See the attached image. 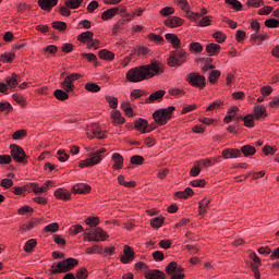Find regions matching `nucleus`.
<instances>
[{"label":"nucleus","mask_w":279,"mask_h":279,"mask_svg":"<svg viewBox=\"0 0 279 279\" xmlns=\"http://www.w3.org/2000/svg\"><path fill=\"white\" fill-rule=\"evenodd\" d=\"M156 73H160V63L154 61L147 65H141L130 69L126 72L125 77L128 82L137 84L138 82H144V80H149L154 77Z\"/></svg>","instance_id":"f257e3e1"},{"label":"nucleus","mask_w":279,"mask_h":279,"mask_svg":"<svg viewBox=\"0 0 279 279\" xmlns=\"http://www.w3.org/2000/svg\"><path fill=\"white\" fill-rule=\"evenodd\" d=\"M78 260L70 257L64 260L59 262L58 264L52 265V272L53 274H66V271H71L76 265H78Z\"/></svg>","instance_id":"f03ea898"},{"label":"nucleus","mask_w":279,"mask_h":279,"mask_svg":"<svg viewBox=\"0 0 279 279\" xmlns=\"http://www.w3.org/2000/svg\"><path fill=\"white\" fill-rule=\"evenodd\" d=\"M173 110H175V107L170 106L166 109H158L153 113L154 120L159 125H167L169 121H171V114H173Z\"/></svg>","instance_id":"7ed1b4c3"},{"label":"nucleus","mask_w":279,"mask_h":279,"mask_svg":"<svg viewBox=\"0 0 279 279\" xmlns=\"http://www.w3.org/2000/svg\"><path fill=\"white\" fill-rule=\"evenodd\" d=\"M104 154H106V148L90 153L87 159L80 162V167L84 169V167H95V165H99V161L104 160Z\"/></svg>","instance_id":"20e7f679"},{"label":"nucleus","mask_w":279,"mask_h":279,"mask_svg":"<svg viewBox=\"0 0 279 279\" xmlns=\"http://www.w3.org/2000/svg\"><path fill=\"white\" fill-rule=\"evenodd\" d=\"M184 62H186V51L184 50H174L168 58L169 66H182Z\"/></svg>","instance_id":"39448f33"},{"label":"nucleus","mask_w":279,"mask_h":279,"mask_svg":"<svg viewBox=\"0 0 279 279\" xmlns=\"http://www.w3.org/2000/svg\"><path fill=\"white\" fill-rule=\"evenodd\" d=\"M186 82H189L191 86H195L196 88H204L206 86V77L196 72L190 73L187 75Z\"/></svg>","instance_id":"423d86ee"},{"label":"nucleus","mask_w":279,"mask_h":279,"mask_svg":"<svg viewBox=\"0 0 279 279\" xmlns=\"http://www.w3.org/2000/svg\"><path fill=\"white\" fill-rule=\"evenodd\" d=\"M82 75L77 73H73L65 77V80L61 83V87L63 90H66V93H73L75 89V85L73 84L76 80H80Z\"/></svg>","instance_id":"0eeeda50"},{"label":"nucleus","mask_w":279,"mask_h":279,"mask_svg":"<svg viewBox=\"0 0 279 279\" xmlns=\"http://www.w3.org/2000/svg\"><path fill=\"white\" fill-rule=\"evenodd\" d=\"M82 75L77 73H73L65 77V80L61 83V87L63 90H66V93H73L75 89V85L73 84L76 80H80Z\"/></svg>","instance_id":"6e6552de"},{"label":"nucleus","mask_w":279,"mask_h":279,"mask_svg":"<svg viewBox=\"0 0 279 279\" xmlns=\"http://www.w3.org/2000/svg\"><path fill=\"white\" fill-rule=\"evenodd\" d=\"M11 149V156L15 162H25V158L27 155H25V150L21 148V146L13 144L10 146Z\"/></svg>","instance_id":"1a4fd4ad"},{"label":"nucleus","mask_w":279,"mask_h":279,"mask_svg":"<svg viewBox=\"0 0 279 279\" xmlns=\"http://www.w3.org/2000/svg\"><path fill=\"white\" fill-rule=\"evenodd\" d=\"M87 136L88 138H104V131L99 128V124L93 123L87 125Z\"/></svg>","instance_id":"9d476101"},{"label":"nucleus","mask_w":279,"mask_h":279,"mask_svg":"<svg viewBox=\"0 0 279 279\" xmlns=\"http://www.w3.org/2000/svg\"><path fill=\"white\" fill-rule=\"evenodd\" d=\"M144 276L147 279H166L167 278V275H165V272L158 269L146 270V272H144Z\"/></svg>","instance_id":"9b49d317"},{"label":"nucleus","mask_w":279,"mask_h":279,"mask_svg":"<svg viewBox=\"0 0 279 279\" xmlns=\"http://www.w3.org/2000/svg\"><path fill=\"white\" fill-rule=\"evenodd\" d=\"M72 193L86 195V193H90V185L77 183L72 187Z\"/></svg>","instance_id":"f8f14e48"},{"label":"nucleus","mask_w":279,"mask_h":279,"mask_svg":"<svg viewBox=\"0 0 279 279\" xmlns=\"http://www.w3.org/2000/svg\"><path fill=\"white\" fill-rule=\"evenodd\" d=\"M124 254L121 256V263L128 264L134 260V251L130 246H124Z\"/></svg>","instance_id":"ddd939ff"},{"label":"nucleus","mask_w":279,"mask_h":279,"mask_svg":"<svg viewBox=\"0 0 279 279\" xmlns=\"http://www.w3.org/2000/svg\"><path fill=\"white\" fill-rule=\"evenodd\" d=\"M21 80V76H19V74L13 73L11 76H7L5 77V83L7 86H9V88H16L19 86V82Z\"/></svg>","instance_id":"4468645a"},{"label":"nucleus","mask_w":279,"mask_h":279,"mask_svg":"<svg viewBox=\"0 0 279 279\" xmlns=\"http://www.w3.org/2000/svg\"><path fill=\"white\" fill-rule=\"evenodd\" d=\"M38 5L41 10L49 11L58 5V0H38Z\"/></svg>","instance_id":"2eb2a0df"},{"label":"nucleus","mask_w":279,"mask_h":279,"mask_svg":"<svg viewBox=\"0 0 279 279\" xmlns=\"http://www.w3.org/2000/svg\"><path fill=\"white\" fill-rule=\"evenodd\" d=\"M182 23H183L182 19H180L178 16H171L165 21V26L171 27V28L180 27V25H182Z\"/></svg>","instance_id":"dca6fc26"},{"label":"nucleus","mask_w":279,"mask_h":279,"mask_svg":"<svg viewBox=\"0 0 279 279\" xmlns=\"http://www.w3.org/2000/svg\"><path fill=\"white\" fill-rule=\"evenodd\" d=\"M222 158H241V150L227 148L222 150Z\"/></svg>","instance_id":"f3484780"},{"label":"nucleus","mask_w":279,"mask_h":279,"mask_svg":"<svg viewBox=\"0 0 279 279\" xmlns=\"http://www.w3.org/2000/svg\"><path fill=\"white\" fill-rule=\"evenodd\" d=\"M94 239H98V241H106L108 239V233L104 231L100 227H97L93 230Z\"/></svg>","instance_id":"a211bd4d"},{"label":"nucleus","mask_w":279,"mask_h":279,"mask_svg":"<svg viewBox=\"0 0 279 279\" xmlns=\"http://www.w3.org/2000/svg\"><path fill=\"white\" fill-rule=\"evenodd\" d=\"M118 13H119V8H111L102 12L101 19L102 21H108L110 19H113V16H117Z\"/></svg>","instance_id":"6ab92c4d"},{"label":"nucleus","mask_w":279,"mask_h":279,"mask_svg":"<svg viewBox=\"0 0 279 279\" xmlns=\"http://www.w3.org/2000/svg\"><path fill=\"white\" fill-rule=\"evenodd\" d=\"M111 158L114 162L113 169H123V156H121V154L114 153Z\"/></svg>","instance_id":"aec40b11"},{"label":"nucleus","mask_w":279,"mask_h":279,"mask_svg":"<svg viewBox=\"0 0 279 279\" xmlns=\"http://www.w3.org/2000/svg\"><path fill=\"white\" fill-rule=\"evenodd\" d=\"M54 196L58 197V199H63L64 202L71 199V192L64 190V189H58L54 192Z\"/></svg>","instance_id":"412c9836"},{"label":"nucleus","mask_w":279,"mask_h":279,"mask_svg":"<svg viewBox=\"0 0 279 279\" xmlns=\"http://www.w3.org/2000/svg\"><path fill=\"white\" fill-rule=\"evenodd\" d=\"M206 51L209 56H217L221 51V46L218 44H208L206 46Z\"/></svg>","instance_id":"4be33fe9"},{"label":"nucleus","mask_w":279,"mask_h":279,"mask_svg":"<svg viewBox=\"0 0 279 279\" xmlns=\"http://www.w3.org/2000/svg\"><path fill=\"white\" fill-rule=\"evenodd\" d=\"M166 94L167 92H165V89L154 92L153 94L149 95V97L147 98V101H160V99H162Z\"/></svg>","instance_id":"5701e85b"},{"label":"nucleus","mask_w":279,"mask_h":279,"mask_svg":"<svg viewBox=\"0 0 279 279\" xmlns=\"http://www.w3.org/2000/svg\"><path fill=\"white\" fill-rule=\"evenodd\" d=\"M241 153L245 156V158H250V156H254V154H256V148L252 145H244L241 148Z\"/></svg>","instance_id":"b1692460"},{"label":"nucleus","mask_w":279,"mask_h":279,"mask_svg":"<svg viewBox=\"0 0 279 279\" xmlns=\"http://www.w3.org/2000/svg\"><path fill=\"white\" fill-rule=\"evenodd\" d=\"M111 119L113 120V123H116L117 125H123V123H125V118L121 116L120 111H112Z\"/></svg>","instance_id":"393cba45"},{"label":"nucleus","mask_w":279,"mask_h":279,"mask_svg":"<svg viewBox=\"0 0 279 279\" xmlns=\"http://www.w3.org/2000/svg\"><path fill=\"white\" fill-rule=\"evenodd\" d=\"M165 38L168 43L172 44L174 48L180 47V38H178V35L168 33L165 35Z\"/></svg>","instance_id":"a878e982"},{"label":"nucleus","mask_w":279,"mask_h":279,"mask_svg":"<svg viewBox=\"0 0 279 279\" xmlns=\"http://www.w3.org/2000/svg\"><path fill=\"white\" fill-rule=\"evenodd\" d=\"M254 114H255L256 119L267 117V109L263 105H257L254 108Z\"/></svg>","instance_id":"bb28decb"},{"label":"nucleus","mask_w":279,"mask_h":279,"mask_svg":"<svg viewBox=\"0 0 279 279\" xmlns=\"http://www.w3.org/2000/svg\"><path fill=\"white\" fill-rule=\"evenodd\" d=\"M135 128L142 131V134H147V128H149V124L147 120L140 119L135 122Z\"/></svg>","instance_id":"cd10ccee"},{"label":"nucleus","mask_w":279,"mask_h":279,"mask_svg":"<svg viewBox=\"0 0 279 279\" xmlns=\"http://www.w3.org/2000/svg\"><path fill=\"white\" fill-rule=\"evenodd\" d=\"M175 3L179 5V8L181 10H183V12H186L187 16H191V7L189 5V1L186 0H175Z\"/></svg>","instance_id":"c85d7f7f"},{"label":"nucleus","mask_w":279,"mask_h":279,"mask_svg":"<svg viewBox=\"0 0 279 279\" xmlns=\"http://www.w3.org/2000/svg\"><path fill=\"white\" fill-rule=\"evenodd\" d=\"M98 56L101 60H114V53L107 49L99 50Z\"/></svg>","instance_id":"c756f323"},{"label":"nucleus","mask_w":279,"mask_h":279,"mask_svg":"<svg viewBox=\"0 0 279 279\" xmlns=\"http://www.w3.org/2000/svg\"><path fill=\"white\" fill-rule=\"evenodd\" d=\"M68 93H70V92L57 89V90H54V97H56V99H59V101H66V99H69Z\"/></svg>","instance_id":"7c9ffc66"},{"label":"nucleus","mask_w":279,"mask_h":279,"mask_svg":"<svg viewBox=\"0 0 279 279\" xmlns=\"http://www.w3.org/2000/svg\"><path fill=\"white\" fill-rule=\"evenodd\" d=\"M209 205H210V199H207V198L202 199L198 205L199 215H206V210Z\"/></svg>","instance_id":"2f4dec72"},{"label":"nucleus","mask_w":279,"mask_h":279,"mask_svg":"<svg viewBox=\"0 0 279 279\" xmlns=\"http://www.w3.org/2000/svg\"><path fill=\"white\" fill-rule=\"evenodd\" d=\"M93 36H95L93 34V32L87 31V32H84V33L80 34L77 36V40H80L81 43H86V40H88V43H90Z\"/></svg>","instance_id":"473e14b6"},{"label":"nucleus","mask_w":279,"mask_h":279,"mask_svg":"<svg viewBox=\"0 0 279 279\" xmlns=\"http://www.w3.org/2000/svg\"><path fill=\"white\" fill-rule=\"evenodd\" d=\"M191 195H193V189L191 187H186L184 191L175 193V196L181 199H186L187 197H191Z\"/></svg>","instance_id":"72a5a7b5"},{"label":"nucleus","mask_w":279,"mask_h":279,"mask_svg":"<svg viewBox=\"0 0 279 279\" xmlns=\"http://www.w3.org/2000/svg\"><path fill=\"white\" fill-rule=\"evenodd\" d=\"M82 1L84 0H65V5L66 8H71V10H77L82 5Z\"/></svg>","instance_id":"f704fd0d"},{"label":"nucleus","mask_w":279,"mask_h":279,"mask_svg":"<svg viewBox=\"0 0 279 279\" xmlns=\"http://www.w3.org/2000/svg\"><path fill=\"white\" fill-rule=\"evenodd\" d=\"M121 108L125 112L126 117H133L134 110L132 109V105H130V102H122Z\"/></svg>","instance_id":"c9c22d12"},{"label":"nucleus","mask_w":279,"mask_h":279,"mask_svg":"<svg viewBox=\"0 0 279 279\" xmlns=\"http://www.w3.org/2000/svg\"><path fill=\"white\" fill-rule=\"evenodd\" d=\"M225 3H228V5H232V8L238 12L243 10V4H241L239 0H225Z\"/></svg>","instance_id":"e433bc0d"},{"label":"nucleus","mask_w":279,"mask_h":279,"mask_svg":"<svg viewBox=\"0 0 279 279\" xmlns=\"http://www.w3.org/2000/svg\"><path fill=\"white\" fill-rule=\"evenodd\" d=\"M153 228H162V225L165 223V218L162 217H156L150 220Z\"/></svg>","instance_id":"4c0bfd02"},{"label":"nucleus","mask_w":279,"mask_h":279,"mask_svg":"<svg viewBox=\"0 0 279 279\" xmlns=\"http://www.w3.org/2000/svg\"><path fill=\"white\" fill-rule=\"evenodd\" d=\"M221 76V72L219 70H214L209 73V82L210 84H215V82H217V80H219V77Z\"/></svg>","instance_id":"58836bf2"},{"label":"nucleus","mask_w":279,"mask_h":279,"mask_svg":"<svg viewBox=\"0 0 279 279\" xmlns=\"http://www.w3.org/2000/svg\"><path fill=\"white\" fill-rule=\"evenodd\" d=\"M0 112L9 114V112H12V105L8 101L0 102Z\"/></svg>","instance_id":"ea45409f"},{"label":"nucleus","mask_w":279,"mask_h":279,"mask_svg":"<svg viewBox=\"0 0 279 279\" xmlns=\"http://www.w3.org/2000/svg\"><path fill=\"white\" fill-rule=\"evenodd\" d=\"M161 16H171V14H175V9L173 7H166L159 11Z\"/></svg>","instance_id":"a19ab883"},{"label":"nucleus","mask_w":279,"mask_h":279,"mask_svg":"<svg viewBox=\"0 0 279 279\" xmlns=\"http://www.w3.org/2000/svg\"><path fill=\"white\" fill-rule=\"evenodd\" d=\"M206 14H208V10H206V9H202V11L198 13V12H192L191 14H190V19H192V21H198V19L201 17V16H206Z\"/></svg>","instance_id":"79ce46f5"},{"label":"nucleus","mask_w":279,"mask_h":279,"mask_svg":"<svg viewBox=\"0 0 279 279\" xmlns=\"http://www.w3.org/2000/svg\"><path fill=\"white\" fill-rule=\"evenodd\" d=\"M85 88L89 93H99V90H101V87H99V85H97L96 83H87L85 85Z\"/></svg>","instance_id":"37998d69"},{"label":"nucleus","mask_w":279,"mask_h":279,"mask_svg":"<svg viewBox=\"0 0 279 279\" xmlns=\"http://www.w3.org/2000/svg\"><path fill=\"white\" fill-rule=\"evenodd\" d=\"M106 101L109 102L110 108H113V110L119 106V99L117 97L106 96Z\"/></svg>","instance_id":"c03bdc74"},{"label":"nucleus","mask_w":279,"mask_h":279,"mask_svg":"<svg viewBox=\"0 0 279 279\" xmlns=\"http://www.w3.org/2000/svg\"><path fill=\"white\" fill-rule=\"evenodd\" d=\"M36 243L35 239L28 240L24 245V251L32 252L36 247Z\"/></svg>","instance_id":"a18cd8bd"},{"label":"nucleus","mask_w":279,"mask_h":279,"mask_svg":"<svg viewBox=\"0 0 279 279\" xmlns=\"http://www.w3.org/2000/svg\"><path fill=\"white\" fill-rule=\"evenodd\" d=\"M85 223H87V226H90V228H95L96 226H99V217H88L85 220Z\"/></svg>","instance_id":"49530a36"},{"label":"nucleus","mask_w":279,"mask_h":279,"mask_svg":"<svg viewBox=\"0 0 279 279\" xmlns=\"http://www.w3.org/2000/svg\"><path fill=\"white\" fill-rule=\"evenodd\" d=\"M221 106H223V101L216 100L207 107V112H213V110H217V108H221Z\"/></svg>","instance_id":"de8ad7c7"},{"label":"nucleus","mask_w":279,"mask_h":279,"mask_svg":"<svg viewBox=\"0 0 279 279\" xmlns=\"http://www.w3.org/2000/svg\"><path fill=\"white\" fill-rule=\"evenodd\" d=\"M52 27L53 29H58L59 32H64V29H66V23L56 21V22H52Z\"/></svg>","instance_id":"09e8293b"},{"label":"nucleus","mask_w":279,"mask_h":279,"mask_svg":"<svg viewBox=\"0 0 279 279\" xmlns=\"http://www.w3.org/2000/svg\"><path fill=\"white\" fill-rule=\"evenodd\" d=\"M246 128H254V116L247 114L243 118Z\"/></svg>","instance_id":"8fccbe9b"},{"label":"nucleus","mask_w":279,"mask_h":279,"mask_svg":"<svg viewBox=\"0 0 279 279\" xmlns=\"http://www.w3.org/2000/svg\"><path fill=\"white\" fill-rule=\"evenodd\" d=\"M145 158L141 155H134L131 157V165H143Z\"/></svg>","instance_id":"3c124183"},{"label":"nucleus","mask_w":279,"mask_h":279,"mask_svg":"<svg viewBox=\"0 0 279 279\" xmlns=\"http://www.w3.org/2000/svg\"><path fill=\"white\" fill-rule=\"evenodd\" d=\"M19 215H26V217L28 215H32V213H34V208L29 207V206H23L17 210Z\"/></svg>","instance_id":"603ef678"},{"label":"nucleus","mask_w":279,"mask_h":279,"mask_svg":"<svg viewBox=\"0 0 279 279\" xmlns=\"http://www.w3.org/2000/svg\"><path fill=\"white\" fill-rule=\"evenodd\" d=\"M80 232H84V227L82 225H74L70 227V233L71 234H80Z\"/></svg>","instance_id":"864d4df0"},{"label":"nucleus","mask_w":279,"mask_h":279,"mask_svg":"<svg viewBox=\"0 0 279 279\" xmlns=\"http://www.w3.org/2000/svg\"><path fill=\"white\" fill-rule=\"evenodd\" d=\"M190 49L196 53H202V51H204V47H202V44L199 43H192Z\"/></svg>","instance_id":"5fc2aeb1"},{"label":"nucleus","mask_w":279,"mask_h":279,"mask_svg":"<svg viewBox=\"0 0 279 279\" xmlns=\"http://www.w3.org/2000/svg\"><path fill=\"white\" fill-rule=\"evenodd\" d=\"M266 27L276 28L279 27V21L276 19H269L265 21Z\"/></svg>","instance_id":"6e6d98bb"},{"label":"nucleus","mask_w":279,"mask_h":279,"mask_svg":"<svg viewBox=\"0 0 279 279\" xmlns=\"http://www.w3.org/2000/svg\"><path fill=\"white\" fill-rule=\"evenodd\" d=\"M148 38H149V40H153V43H158V44L165 43V38H162V36L156 35L154 33H150L148 35Z\"/></svg>","instance_id":"4d7b16f0"},{"label":"nucleus","mask_w":279,"mask_h":279,"mask_svg":"<svg viewBox=\"0 0 279 279\" xmlns=\"http://www.w3.org/2000/svg\"><path fill=\"white\" fill-rule=\"evenodd\" d=\"M213 36H214L216 43H219V44L226 43V35L223 33L216 32Z\"/></svg>","instance_id":"13d9d810"},{"label":"nucleus","mask_w":279,"mask_h":279,"mask_svg":"<svg viewBox=\"0 0 279 279\" xmlns=\"http://www.w3.org/2000/svg\"><path fill=\"white\" fill-rule=\"evenodd\" d=\"M0 186L3 189H11V186H14V181H12V179H2Z\"/></svg>","instance_id":"bf43d9fd"},{"label":"nucleus","mask_w":279,"mask_h":279,"mask_svg":"<svg viewBox=\"0 0 279 279\" xmlns=\"http://www.w3.org/2000/svg\"><path fill=\"white\" fill-rule=\"evenodd\" d=\"M86 239L88 241H94L96 243L99 242V239L94 238L93 233L90 232V229H86V231L84 232V240L86 241Z\"/></svg>","instance_id":"052dcab7"},{"label":"nucleus","mask_w":279,"mask_h":279,"mask_svg":"<svg viewBox=\"0 0 279 279\" xmlns=\"http://www.w3.org/2000/svg\"><path fill=\"white\" fill-rule=\"evenodd\" d=\"M246 5L248 8H260V5H263V0H247Z\"/></svg>","instance_id":"680f3d73"},{"label":"nucleus","mask_w":279,"mask_h":279,"mask_svg":"<svg viewBox=\"0 0 279 279\" xmlns=\"http://www.w3.org/2000/svg\"><path fill=\"white\" fill-rule=\"evenodd\" d=\"M76 278L77 279H86L88 278V270L86 268H80L76 272Z\"/></svg>","instance_id":"e2e57ef3"},{"label":"nucleus","mask_w":279,"mask_h":279,"mask_svg":"<svg viewBox=\"0 0 279 279\" xmlns=\"http://www.w3.org/2000/svg\"><path fill=\"white\" fill-rule=\"evenodd\" d=\"M59 228H60V226L57 222H52L45 227V231L46 232H58Z\"/></svg>","instance_id":"0e129e2a"},{"label":"nucleus","mask_w":279,"mask_h":279,"mask_svg":"<svg viewBox=\"0 0 279 279\" xmlns=\"http://www.w3.org/2000/svg\"><path fill=\"white\" fill-rule=\"evenodd\" d=\"M178 269V263L171 262L167 267H166V272L167 274H173Z\"/></svg>","instance_id":"69168bd1"},{"label":"nucleus","mask_w":279,"mask_h":279,"mask_svg":"<svg viewBox=\"0 0 279 279\" xmlns=\"http://www.w3.org/2000/svg\"><path fill=\"white\" fill-rule=\"evenodd\" d=\"M15 58L14 53H5L1 56V61L2 62H12Z\"/></svg>","instance_id":"338daca9"},{"label":"nucleus","mask_w":279,"mask_h":279,"mask_svg":"<svg viewBox=\"0 0 279 279\" xmlns=\"http://www.w3.org/2000/svg\"><path fill=\"white\" fill-rule=\"evenodd\" d=\"M172 245V242L171 240H161L159 242V246L162 248V250H169Z\"/></svg>","instance_id":"774afa93"}]
</instances>
